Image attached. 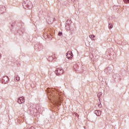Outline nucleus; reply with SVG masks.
Segmentation results:
<instances>
[{
    "mask_svg": "<svg viewBox=\"0 0 129 129\" xmlns=\"http://www.w3.org/2000/svg\"><path fill=\"white\" fill-rule=\"evenodd\" d=\"M18 102L19 104H22L25 102V98L23 97H20L18 100Z\"/></svg>",
    "mask_w": 129,
    "mask_h": 129,
    "instance_id": "obj_1",
    "label": "nucleus"
},
{
    "mask_svg": "<svg viewBox=\"0 0 129 129\" xmlns=\"http://www.w3.org/2000/svg\"><path fill=\"white\" fill-rule=\"evenodd\" d=\"M68 59H71L72 58V52L69 51L67 53L66 55Z\"/></svg>",
    "mask_w": 129,
    "mask_h": 129,
    "instance_id": "obj_2",
    "label": "nucleus"
},
{
    "mask_svg": "<svg viewBox=\"0 0 129 129\" xmlns=\"http://www.w3.org/2000/svg\"><path fill=\"white\" fill-rule=\"evenodd\" d=\"M94 113L98 116L101 115V111H100V110H96L95 111Z\"/></svg>",
    "mask_w": 129,
    "mask_h": 129,
    "instance_id": "obj_3",
    "label": "nucleus"
},
{
    "mask_svg": "<svg viewBox=\"0 0 129 129\" xmlns=\"http://www.w3.org/2000/svg\"><path fill=\"white\" fill-rule=\"evenodd\" d=\"M89 38L91 40H92L93 41H95V40H96V37L93 35H89Z\"/></svg>",
    "mask_w": 129,
    "mask_h": 129,
    "instance_id": "obj_4",
    "label": "nucleus"
},
{
    "mask_svg": "<svg viewBox=\"0 0 129 129\" xmlns=\"http://www.w3.org/2000/svg\"><path fill=\"white\" fill-rule=\"evenodd\" d=\"M97 96L99 98V100L100 101V99H101V97L102 96V92L98 93Z\"/></svg>",
    "mask_w": 129,
    "mask_h": 129,
    "instance_id": "obj_5",
    "label": "nucleus"
},
{
    "mask_svg": "<svg viewBox=\"0 0 129 129\" xmlns=\"http://www.w3.org/2000/svg\"><path fill=\"white\" fill-rule=\"evenodd\" d=\"M63 72H64V71L63 70H57V73H59V75H61V74H63Z\"/></svg>",
    "mask_w": 129,
    "mask_h": 129,
    "instance_id": "obj_6",
    "label": "nucleus"
},
{
    "mask_svg": "<svg viewBox=\"0 0 129 129\" xmlns=\"http://www.w3.org/2000/svg\"><path fill=\"white\" fill-rule=\"evenodd\" d=\"M108 27H109V30H111V29L113 28V26H112V23H109Z\"/></svg>",
    "mask_w": 129,
    "mask_h": 129,
    "instance_id": "obj_7",
    "label": "nucleus"
},
{
    "mask_svg": "<svg viewBox=\"0 0 129 129\" xmlns=\"http://www.w3.org/2000/svg\"><path fill=\"white\" fill-rule=\"evenodd\" d=\"M125 4H129V0H123Z\"/></svg>",
    "mask_w": 129,
    "mask_h": 129,
    "instance_id": "obj_8",
    "label": "nucleus"
},
{
    "mask_svg": "<svg viewBox=\"0 0 129 129\" xmlns=\"http://www.w3.org/2000/svg\"><path fill=\"white\" fill-rule=\"evenodd\" d=\"M16 80H17V81H19V80H20V77H19V76H17L16 77Z\"/></svg>",
    "mask_w": 129,
    "mask_h": 129,
    "instance_id": "obj_9",
    "label": "nucleus"
},
{
    "mask_svg": "<svg viewBox=\"0 0 129 129\" xmlns=\"http://www.w3.org/2000/svg\"><path fill=\"white\" fill-rule=\"evenodd\" d=\"M58 35V36H61V35H62V32H59Z\"/></svg>",
    "mask_w": 129,
    "mask_h": 129,
    "instance_id": "obj_10",
    "label": "nucleus"
}]
</instances>
